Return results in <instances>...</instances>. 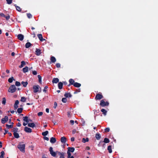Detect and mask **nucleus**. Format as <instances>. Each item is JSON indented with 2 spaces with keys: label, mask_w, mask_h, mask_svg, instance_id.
<instances>
[{
  "label": "nucleus",
  "mask_w": 158,
  "mask_h": 158,
  "mask_svg": "<svg viewBox=\"0 0 158 158\" xmlns=\"http://www.w3.org/2000/svg\"><path fill=\"white\" fill-rule=\"evenodd\" d=\"M28 68L27 66H26L23 69V71L24 73H26L28 72Z\"/></svg>",
  "instance_id": "24"
},
{
  "label": "nucleus",
  "mask_w": 158,
  "mask_h": 158,
  "mask_svg": "<svg viewBox=\"0 0 158 158\" xmlns=\"http://www.w3.org/2000/svg\"><path fill=\"white\" fill-rule=\"evenodd\" d=\"M33 88L34 90V92L35 93L37 92L40 93L41 92V88L38 85L33 86Z\"/></svg>",
  "instance_id": "1"
},
{
  "label": "nucleus",
  "mask_w": 158,
  "mask_h": 158,
  "mask_svg": "<svg viewBox=\"0 0 158 158\" xmlns=\"http://www.w3.org/2000/svg\"><path fill=\"white\" fill-rule=\"evenodd\" d=\"M110 130V129L109 127L106 128L105 129V131L106 132H109Z\"/></svg>",
  "instance_id": "52"
},
{
  "label": "nucleus",
  "mask_w": 158,
  "mask_h": 158,
  "mask_svg": "<svg viewBox=\"0 0 158 158\" xmlns=\"http://www.w3.org/2000/svg\"><path fill=\"white\" fill-rule=\"evenodd\" d=\"M56 67L57 68H59L60 67V63H57L56 64Z\"/></svg>",
  "instance_id": "54"
},
{
  "label": "nucleus",
  "mask_w": 158,
  "mask_h": 158,
  "mask_svg": "<svg viewBox=\"0 0 158 158\" xmlns=\"http://www.w3.org/2000/svg\"><path fill=\"white\" fill-rule=\"evenodd\" d=\"M58 87L59 89H61L63 87V83L62 82H60L58 84Z\"/></svg>",
  "instance_id": "20"
},
{
  "label": "nucleus",
  "mask_w": 158,
  "mask_h": 158,
  "mask_svg": "<svg viewBox=\"0 0 158 158\" xmlns=\"http://www.w3.org/2000/svg\"><path fill=\"white\" fill-rule=\"evenodd\" d=\"M70 123H71V125H73L74 123V121L73 120H71L70 121Z\"/></svg>",
  "instance_id": "63"
},
{
  "label": "nucleus",
  "mask_w": 158,
  "mask_h": 158,
  "mask_svg": "<svg viewBox=\"0 0 158 158\" xmlns=\"http://www.w3.org/2000/svg\"><path fill=\"white\" fill-rule=\"evenodd\" d=\"M23 110V108H19L17 109V112L19 114H20L22 112Z\"/></svg>",
  "instance_id": "36"
},
{
  "label": "nucleus",
  "mask_w": 158,
  "mask_h": 158,
  "mask_svg": "<svg viewBox=\"0 0 158 158\" xmlns=\"http://www.w3.org/2000/svg\"><path fill=\"white\" fill-rule=\"evenodd\" d=\"M100 105L102 107H105V106H108L109 103L108 102H105L103 99L102 100L100 101Z\"/></svg>",
  "instance_id": "4"
},
{
  "label": "nucleus",
  "mask_w": 158,
  "mask_h": 158,
  "mask_svg": "<svg viewBox=\"0 0 158 158\" xmlns=\"http://www.w3.org/2000/svg\"><path fill=\"white\" fill-rule=\"evenodd\" d=\"M28 126L30 127L33 128L35 127V125L34 123H28Z\"/></svg>",
  "instance_id": "27"
},
{
  "label": "nucleus",
  "mask_w": 158,
  "mask_h": 158,
  "mask_svg": "<svg viewBox=\"0 0 158 158\" xmlns=\"http://www.w3.org/2000/svg\"><path fill=\"white\" fill-rule=\"evenodd\" d=\"M44 139L46 140L47 141H48L49 139L48 138L45 136L44 137Z\"/></svg>",
  "instance_id": "59"
},
{
  "label": "nucleus",
  "mask_w": 158,
  "mask_h": 158,
  "mask_svg": "<svg viewBox=\"0 0 158 158\" xmlns=\"http://www.w3.org/2000/svg\"><path fill=\"white\" fill-rule=\"evenodd\" d=\"M49 151L51 155L54 157H56V155L57 154V151L56 152H54L53 151V148L52 147H50L49 149Z\"/></svg>",
  "instance_id": "6"
},
{
  "label": "nucleus",
  "mask_w": 158,
  "mask_h": 158,
  "mask_svg": "<svg viewBox=\"0 0 158 158\" xmlns=\"http://www.w3.org/2000/svg\"><path fill=\"white\" fill-rule=\"evenodd\" d=\"M76 132V130L75 129H74L72 131V134H75V133Z\"/></svg>",
  "instance_id": "61"
},
{
  "label": "nucleus",
  "mask_w": 158,
  "mask_h": 158,
  "mask_svg": "<svg viewBox=\"0 0 158 158\" xmlns=\"http://www.w3.org/2000/svg\"><path fill=\"white\" fill-rule=\"evenodd\" d=\"M6 99L5 98H2V103L3 105H5L6 103Z\"/></svg>",
  "instance_id": "39"
},
{
  "label": "nucleus",
  "mask_w": 158,
  "mask_h": 158,
  "mask_svg": "<svg viewBox=\"0 0 158 158\" xmlns=\"http://www.w3.org/2000/svg\"><path fill=\"white\" fill-rule=\"evenodd\" d=\"M8 118L7 116H6L4 118L1 119V123L2 124H4L8 121Z\"/></svg>",
  "instance_id": "8"
},
{
  "label": "nucleus",
  "mask_w": 158,
  "mask_h": 158,
  "mask_svg": "<svg viewBox=\"0 0 158 158\" xmlns=\"http://www.w3.org/2000/svg\"><path fill=\"white\" fill-rule=\"evenodd\" d=\"M14 79V78L13 77L9 78L8 80V81L9 83H12L13 81V80Z\"/></svg>",
  "instance_id": "43"
},
{
  "label": "nucleus",
  "mask_w": 158,
  "mask_h": 158,
  "mask_svg": "<svg viewBox=\"0 0 158 158\" xmlns=\"http://www.w3.org/2000/svg\"><path fill=\"white\" fill-rule=\"evenodd\" d=\"M27 17L29 19L31 18L32 17V15L30 13L27 14Z\"/></svg>",
  "instance_id": "48"
},
{
  "label": "nucleus",
  "mask_w": 158,
  "mask_h": 158,
  "mask_svg": "<svg viewBox=\"0 0 158 158\" xmlns=\"http://www.w3.org/2000/svg\"><path fill=\"white\" fill-rule=\"evenodd\" d=\"M26 100V98L25 97H23L21 98V101L22 102H25Z\"/></svg>",
  "instance_id": "42"
},
{
  "label": "nucleus",
  "mask_w": 158,
  "mask_h": 158,
  "mask_svg": "<svg viewBox=\"0 0 158 158\" xmlns=\"http://www.w3.org/2000/svg\"><path fill=\"white\" fill-rule=\"evenodd\" d=\"M110 142L109 139L107 138H105L104 139V140L103 141H101L98 144V147L100 146V144L102 143H103V142H104L105 143H109Z\"/></svg>",
  "instance_id": "7"
},
{
  "label": "nucleus",
  "mask_w": 158,
  "mask_h": 158,
  "mask_svg": "<svg viewBox=\"0 0 158 158\" xmlns=\"http://www.w3.org/2000/svg\"><path fill=\"white\" fill-rule=\"evenodd\" d=\"M32 44L30 42H27L25 44V47L26 48H28L30 47Z\"/></svg>",
  "instance_id": "32"
},
{
  "label": "nucleus",
  "mask_w": 158,
  "mask_h": 158,
  "mask_svg": "<svg viewBox=\"0 0 158 158\" xmlns=\"http://www.w3.org/2000/svg\"><path fill=\"white\" fill-rule=\"evenodd\" d=\"M95 137L97 140H99L101 138V136L99 133H97L96 134Z\"/></svg>",
  "instance_id": "23"
},
{
  "label": "nucleus",
  "mask_w": 158,
  "mask_h": 158,
  "mask_svg": "<svg viewBox=\"0 0 158 158\" xmlns=\"http://www.w3.org/2000/svg\"><path fill=\"white\" fill-rule=\"evenodd\" d=\"M89 141V139L88 138H86L85 139L83 138L82 139V142L84 143H85L86 142H88Z\"/></svg>",
  "instance_id": "34"
},
{
  "label": "nucleus",
  "mask_w": 158,
  "mask_h": 158,
  "mask_svg": "<svg viewBox=\"0 0 158 158\" xmlns=\"http://www.w3.org/2000/svg\"><path fill=\"white\" fill-rule=\"evenodd\" d=\"M81 123L82 126H84L85 124V122L84 120L83 119H82L81 120Z\"/></svg>",
  "instance_id": "41"
},
{
  "label": "nucleus",
  "mask_w": 158,
  "mask_h": 158,
  "mask_svg": "<svg viewBox=\"0 0 158 158\" xmlns=\"http://www.w3.org/2000/svg\"><path fill=\"white\" fill-rule=\"evenodd\" d=\"M81 91V90L80 89H77L76 91H75V92L74 93V94H76L78 92H79Z\"/></svg>",
  "instance_id": "50"
},
{
  "label": "nucleus",
  "mask_w": 158,
  "mask_h": 158,
  "mask_svg": "<svg viewBox=\"0 0 158 158\" xmlns=\"http://www.w3.org/2000/svg\"><path fill=\"white\" fill-rule=\"evenodd\" d=\"M19 129L17 127H15L13 128V131L14 132H18Z\"/></svg>",
  "instance_id": "40"
},
{
  "label": "nucleus",
  "mask_w": 158,
  "mask_h": 158,
  "mask_svg": "<svg viewBox=\"0 0 158 158\" xmlns=\"http://www.w3.org/2000/svg\"><path fill=\"white\" fill-rule=\"evenodd\" d=\"M101 111L102 112L104 115H106L107 112L106 110L104 109H102L101 110Z\"/></svg>",
  "instance_id": "33"
},
{
  "label": "nucleus",
  "mask_w": 158,
  "mask_h": 158,
  "mask_svg": "<svg viewBox=\"0 0 158 158\" xmlns=\"http://www.w3.org/2000/svg\"><path fill=\"white\" fill-rule=\"evenodd\" d=\"M64 96L66 98H70L72 95L70 93H66L64 94Z\"/></svg>",
  "instance_id": "19"
},
{
  "label": "nucleus",
  "mask_w": 158,
  "mask_h": 158,
  "mask_svg": "<svg viewBox=\"0 0 158 158\" xmlns=\"http://www.w3.org/2000/svg\"><path fill=\"white\" fill-rule=\"evenodd\" d=\"M5 131V132L4 133V135H5L6 134H7L8 132V131L6 130L5 129H4Z\"/></svg>",
  "instance_id": "64"
},
{
  "label": "nucleus",
  "mask_w": 158,
  "mask_h": 158,
  "mask_svg": "<svg viewBox=\"0 0 158 158\" xmlns=\"http://www.w3.org/2000/svg\"><path fill=\"white\" fill-rule=\"evenodd\" d=\"M57 103L55 102L54 103V106H53V108L55 109L56 108V107L57 106Z\"/></svg>",
  "instance_id": "56"
},
{
  "label": "nucleus",
  "mask_w": 158,
  "mask_h": 158,
  "mask_svg": "<svg viewBox=\"0 0 158 158\" xmlns=\"http://www.w3.org/2000/svg\"><path fill=\"white\" fill-rule=\"evenodd\" d=\"M107 150L110 153L112 152V150L111 149V146L110 145L108 146L107 147Z\"/></svg>",
  "instance_id": "29"
},
{
  "label": "nucleus",
  "mask_w": 158,
  "mask_h": 158,
  "mask_svg": "<svg viewBox=\"0 0 158 158\" xmlns=\"http://www.w3.org/2000/svg\"><path fill=\"white\" fill-rule=\"evenodd\" d=\"M81 85L80 83H78V82H75L74 83L73 86L76 87L77 88H79L80 87Z\"/></svg>",
  "instance_id": "21"
},
{
  "label": "nucleus",
  "mask_w": 158,
  "mask_h": 158,
  "mask_svg": "<svg viewBox=\"0 0 158 158\" xmlns=\"http://www.w3.org/2000/svg\"><path fill=\"white\" fill-rule=\"evenodd\" d=\"M50 60H51V62L53 63L55 62L56 61V58L53 56L51 57L50 58Z\"/></svg>",
  "instance_id": "22"
},
{
  "label": "nucleus",
  "mask_w": 158,
  "mask_h": 158,
  "mask_svg": "<svg viewBox=\"0 0 158 158\" xmlns=\"http://www.w3.org/2000/svg\"><path fill=\"white\" fill-rule=\"evenodd\" d=\"M21 84L24 87H25L28 84V82L27 81L24 82L23 81L21 82Z\"/></svg>",
  "instance_id": "31"
},
{
  "label": "nucleus",
  "mask_w": 158,
  "mask_h": 158,
  "mask_svg": "<svg viewBox=\"0 0 158 158\" xmlns=\"http://www.w3.org/2000/svg\"><path fill=\"white\" fill-rule=\"evenodd\" d=\"M43 112H40L38 113V116H41L43 114Z\"/></svg>",
  "instance_id": "55"
},
{
  "label": "nucleus",
  "mask_w": 158,
  "mask_h": 158,
  "mask_svg": "<svg viewBox=\"0 0 158 158\" xmlns=\"http://www.w3.org/2000/svg\"><path fill=\"white\" fill-rule=\"evenodd\" d=\"M17 148L23 152H25V144H21L20 143L17 146Z\"/></svg>",
  "instance_id": "2"
},
{
  "label": "nucleus",
  "mask_w": 158,
  "mask_h": 158,
  "mask_svg": "<svg viewBox=\"0 0 158 158\" xmlns=\"http://www.w3.org/2000/svg\"><path fill=\"white\" fill-rule=\"evenodd\" d=\"M16 90V88L15 87V85H12L9 88L8 90V91L9 92L13 93L15 92Z\"/></svg>",
  "instance_id": "3"
},
{
  "label": "nucleus",
  "mask_w": 158,
  "mask_h": 158,
  "mask_svg": "<svg viewBox=\"0 0 158 158\" xmlns=\"http://www.w3.org/2000/svg\"><path fill=\"white\" fill-rule=\"evenodd\" d=\"M15 85L16 86H19L21 85V84L19 82L16 81L15 82Z\"/></svg>",
  "instance_id": "45"
},
{
  "label": "nucleus",
  "mask_w": 158,
  "mask_h": 158,
  "mask_svg": "<svg viewBox=\"0 0 158 158\" xmlns=\"http://www.w3.org/2000/svg\"><path fill=\"white\" fill-rule=\"evenodd\" d=\"M17 37L19 40L21 41H22L23 39L24 36L22 34H19L18 35Z\"/></svg>",
  "instance_id": "13"
},
{
  "label": "nucleus",
  "mask_w": 158,
  "mask_h": 158,
  "mask_svg": "<svg viewBox=\"0 0 158 158\" xmlns=\"http://www.w3.org/2000/svg\"><path fill=\"white\" fill-rule=\"evenodd\" d=\"M62 101L64 103H66L67 101L66 98H63L62 99Z\"/></svg>",
  "instance_id": "44"
},
{
  "label": "nucleus",
  "mask_w": 158,
  "mask_h": 158,
  "mask_svg": "<svg viewBox=\"0 0 158 158\" xmlns=\"http://www.w3.org/2000/svg\"><path fill=\"white\" fill-rule=\"evenodd\" d=\"M68 151L70 152H73L75 150V148L73 147H69L68 148Z\"/></svg>",
  "instance_id": "17"
},
{
  "label": "nucleus",
  "mask_w": 158,
  "mask_h": 158,
  "mask_svg": "<svg viewBox=\"0 0 158 158\" xmlns=\"http://www.w3.org/2000/svg\"><path fill=\"white\" fill-rule=\"evenodd\" d=\"M32 74L34 75H36L37 74V72L36 71L34 70L32 71Z\"/></svg>",
  "instance_id": "58"
},
{
  "label": "nucleus",
  "mask_w": 158,
  "mask_h": 158,
  "mask_svg": "<svg viewBox=\"0 0 158 158\" xmlns=\"http://www.w3.org/2000/svg\"><path fill=\"white\" fill-rule=\"evenodd\" d=\"M48 88V87L47 86H45V87H44V89L43 90V92L46 93L47 91L46 89H47Z\"/></svg>",
  "instance_id": "53"
},
{
  "label": "nucleus",
  "mask_w": 158,
  "mask_h": 158,
  "mask_svg": "<svg viewBox=\"0 0 158 158\" xmlns=\"http://www.w3.org/2000/svg\"><path fill=\"white\" fill-rule=\"evenodd\" d=\"M67 154H68L67 158H70V157L71 156V154L70 152H67Z\"/></svg>",
  "instance_id": "51"
},
{
  "label": "nucleus",
  "mask_w": 158,
  "mask_h": 158,
  "mask_svg": "<svg viewBox=\"0 0 158 158\" xmlns=\"http://www.w3.org/2000/svg\"><path fill=\"white\" fill-rule=\"evenodd\" d=\"M69 83L72 85H74L75 83L74 81L72 79H70L69 80Z\"/></svg>",
  "instance_id": "30"
},
{
  "label": "nucleus",
  "mask_w": 158,
  "mask_h": 158,
  "mask_svg": "<svg viewBox=\"0 0 158 158\" xmlns=\"http://www.w3.org/2000/svg\"><path fill=\"white\" fill-rule=\"evenodd\" d=\"M21 126L20 123L19 122L17 124V126L18 127H20Z\"/></svg>",
  "instance_id": "62"
},
{
  "label": "nucleus",
  "mask_w": 158,
  "mask_h": 158,
  "mask_svg": "<svg viewBox=\"0 0 158 158\" xmlns=\"http://www.w3.org/2000/svg\"><path fill=\"white\" fill-rule=\"evenodd\" d=\"M23 119L24 121H25L27 123L29 122V121H28V117L27 116L23 117Z\"/></svg>",
  "instance_id": "26"
},
{
  "label": "nucleus",
  "mask_w": 158,
  "mask_h": 158,
  "mask_svg": "<svg viewBox=\"0 0 158 158\" xmlns=\"http://www.w3.org/2000/svg\"><path fill=\"white\" fill-rule=\"evenodd\" d=\"M19 103V101L18 100H17L15 101V106H16L17 105H18Z\"/></svg>",
  "instance_id": "57"
},
{
  "label": "nucleus",
  "mask_w": 158,
  "mask_h": 158,
  "mask_svg": "<svg viewBox=\"0 0 158 158\" xmlns=\"http://www.w3.org/2000/svg\"><path fill=\"white\" fill-rule=\"evenodd\" d=\"M13 135L15 138L18 139L19 137V134L17 132H14Z\"/></svg>",
  "instance_id": "25"
},
{
  "label": "nucleus",
  "mask_w": 158,
  "mask_h": 158,
  "mask_svg": "<svg viewBox=\"0 0 158 158\" xmlns=\"http://www.w3.org/2000/svg\"><path fill=\"white\" fill-rule=\"evenodd\" d=\"M14 6H15L17 10L19 11H21V9L19 6H17L16 4H15Z\"/></svg>",
  "instance_id": "37"
},
{
  "label": "nucleus",
  "mask_w": 158,
  "mask_h": 158,
  "mask_svg": "<svg viewBox=\"0 0 158 158\" xmlns=\"http://www.w3.org/2000/svg\"><path fill=\"white\" fill-rule=\"evenodd\" d=\"M60 141L62 143H64L67 141V139L64 136L60 138Z\"/></svg>",
  "instance_id": "12"
},
{
  "label": "nucleus",
  "mask_w": 158,
  "mask_h": 158,
  "mask_svg": "<svg viewBox=\"0 0 158 158\" xmlns=\"http://www.w3.org/2000/svg\"><path fill=\"white\" fill-rule=\"evenodd\" d=\"M4 17L6 18V19L7 20H8L10 19V16L9 15H5V16H4Z\"/></svg>",
  "instance_id": "49"
},
{
  "label": "nucleus",
  "mask_w": 158,
  "mask_h": 158,
  "mask_svg": "<svg viewBox=\"0 0 158 158\" xmlns=\"http://www.w3.org/2000/svg\"><path fill=\"white\" fill-rule=\"evenodd\" d=\"M59 81V79L57 78H54L52 80V82L53 83H57Z\"/></svg>",
  "instance_id": "18"
},
{
  "label": "nucleus",
  "mask_w": 158,
  "mask_h": 158,
  "mask_svg": "<svg viewBox=\"0 0 158 158\" xmlns=\"http://www.w3.org/2000/svg\"><path fill=\"white\" fill-rule=\"evenodd\" d=\"M24 131L26 132L31 133L32 132V129L30 128L25 127H24Z\"/></svg>",
  "instance_id": "11"
},
{
  "label": "nucleus",
  "mask_w": 158,
  "mask_h": 158,
  "mask_svg": "<svg viewBox=\"0 0 158 158\" xmlns=\"http://www.w3.org/2000/svg\"><path fill=\"white\" fill-rule=\"evenodd\" d=\"M56 138L53 137H52L50 138V142L52 143H54L56 142Z\"/></svg>",
  "instance_id": "16"
},
{
  "label": "nucleus",
  "mask_w": 158,
  "mask_h": 158,
  "mask_svg": "<svg viewBox=\"0 0 158 158\" xmlns=\"http://www.w3.org/2000/svg\"><path fill=\"white\" fill-rule=\"evenodd\" d=\"M7 3L8 4H11L12 2V0H6Z\"/></svg>",
  "instance_id": "47"
},
{
  "label": "nucleus",
  "mask_w": 158,
  "mask_h": 158,
  "mask_svg": "<svg viewBox=\"0 0 158 158\" xmlns=\"http://www.w3.org/2000/svg\"><path fill=\"white\" fill-rule=\"evenodd\" d=\"M57 154L60 156V158H65L64 156L65 153L63 152H61L58 151H57Z\"/></svg>",
  "instance_id": "9"
},
{
  "label": "nucleus",
  "mask_w": 158,
  "mask_h": 158,
  "mask_svg": "<svg viewBox=\"0 0 158 158\" xmlns=\"http://www.w3.org/2000/svg\"><path fill=\"white\" fill-rule=\"evenodd\" d=\"M38 77L39 79V81L40 83H41V77L40 75H38Z\"/></svg>",
  "instance_id": "46"
},
{
  "label": "nucleus",
  "mask_w": 158,
  "mask_h": 158,
  "mask_svg": "<svg viewBox=\"0 0 158 158\" xmlns=\"http://www.w3.org/2000/svg\"><path fill=\"white\" fill-rule=\"evenodd\" d=\"M37 36L41 41H43L45 40V39L43 38L42 35L41 34H39L37 35Z\"/></svg>",
  "instance_id": "10"
},
{
  "label": "nucleus",
  "mask_w": 158,
  "mask_h": 158,
  "mask_svg": "<svg viewBox=\"0 0 158 158\" xmlns=\"http://www.w3.org/2000/svg\"><path fill=\"white\" fill-rule=\"evenodd\" d=\"M71 112L70 111H68L67 112V115L69 117H71Z\"/></svg>",
  "instance_id": "60"
},
{
  "label": "nucleus",
  "mask_w": 158,
  "mask_h": 158,
  "mask_svg": "<svg viewBox=\"0 0 158 158\" xmlns=\"http://www.w3.org/2000/svg\"><path fill=\"white\" fill-rule=\"evenodd\" d=\"M13 124L14 123L12 122L11 123V125H9L7 124H6V126L7 129H10V128H12L13 127Z\"/></svg>",
  "instance_id": "15"
},
{
  "label": "nucleus",
  "mask_w": 158,
  "mask_h": 158,
  "mask_svg": "<svg viewBox=\"0 0 158 158\" xmlns=\"http://www.w3.org/2000/svg\"><path fill=\"white\" fill-rule=\"evenodd\" d=\"M5 154V153L4 151H2L1 152V155L0 156V158H4V155Z\"/></svg>",
  "instance_id": "38"
},
{
  "label": "nucleus",
  "mask_w": 158,
  "mask_h": 158,
  "mask_svg": "<svg viewBox=\"0 0 158 158\" xmlns=\"http://www.w3.org/2000/svg\"><path fill=\"white\" fill-rule=\"evenodd\" d=\"M103 98V97L102 93L99 92L96 94V96L95 98V99L96 100H100Z\"/></svg>",
  "instance_id": "5"
},
{
  "label": "nucleus",
  "mask_w": 158,
  "mask_h": 158,
  "mask_svg": "<svg viewBox=\"0 0 158 158\" xmlns=\"http://www.w3.org/2000/svg\"><path fill=\"white\" fill-rule=\"evenodd\" d=\"M26 64V63L25 61H22L21 62V65L19 66V67L20 68H21L23 67Z\"/></svg>",
  "instance_id": "28"
},
{
  "label": "nucleus",
  "mask_w": 158,
  "mask_h": 158,
  "mask_svg": "<svg viewBox=\"0 0 158 158\" xmlns=\"http://www.w3.org/2000/svg\"><path fill=\"white\" fill-rule=\"evenodd\" d=\"M41 54V50L38 48H36L35 51V54L37 56H39Z\"/></svg>",
  "instance_id": "14"
},
{
  "label": "nucleus",
  "mask_w": 158,
  "mask_h": 158,
  "mask_svg": "<svg viewBox=\"0 0 158 158\" xmlns=\"http://www.w3.org/2000/svg\"><path fill=\"white\" fill-rule=\"evenodd\" d=\"M48 133V131H46L42 133V135L43 136H45L47 135Z\"/></svg>",
  "instance_id": "35"
}]
</instances>
